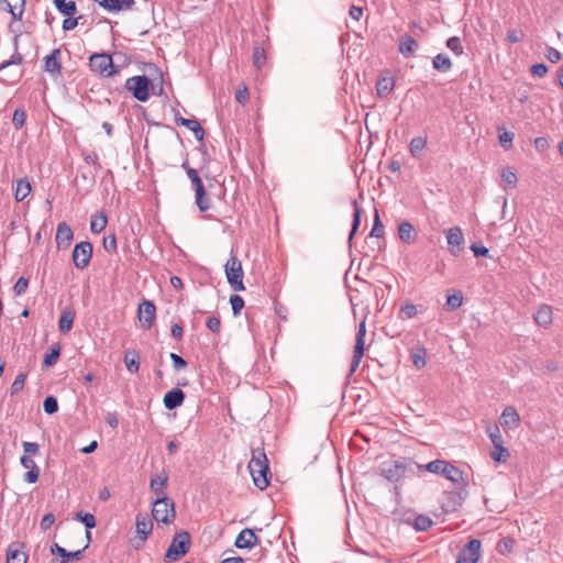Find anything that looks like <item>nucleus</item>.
Masks as SVG:
<instances>
[{
  "instance_id": "nucleus-1",
  "label": "nucleus",
  "mask_w": 563,
  "mask_h": 563,
  "mask_svg": "<svg viewBox=\"0 0 563 563\" xmlns=\"http://www.w3.org/2000/svg\"><path fill=\"white\" fill-rule=\"evenodd\" d=\"M249 470L254 485L261 490L269 485V466L264 450L253 451L252 459L249 462Z\"/></svg>"
},
{
  "instance_id": "nucleus-2",
  "label": "nucleus",
  "mask_w": 563,
  "mask_h": 563,
  "mask_svg": "<svg viewBox=\"0 0 563 563\" xmlns=\"http://www.w3.org/2000/svg\"><path fill=\"white\" fill-rule=\"evenodd\" d=\"M152 516L157 522L172 523L175 520V504L166 497H158L153 503Z\"/></svg>"
},
{
  "instance_id": "nucleus-3",
  "label": "nucleus",
  "mask_w": 563,
  "mask_h": 563,
  "mask_svg": "<svg viewBox=\"0 0 563 563\" xmlns=\"http://www.w3.org/2000/svg\"><path fill=\"white\" fill-rule=\"evenodd\" d=\"M225 276L228 283L235 291H242L245 289L243 284V268L241 261L235 256L231 255V257L227 261L224 265Z\"/></svg>"
},
{
  "instance_id": "nucleus-4",
  "label": "nucleus",
  "mask_w": 563,
  "mask_h": 563,
  "mask_svg": "<svg viewBox=\"0 0 563 563\" xmlns=\"http://www.w3.org/2000/svg\"><path fill=\"white\" fill-rule=\"evenodd\" d=\"M190 548V536L187 531L178 532L174 536L170 545L165 553L166 561H177L185 555Z\"/></svg>"
},
{
  "instance_id": "nucleus-5",
  "label": "nucleus",
  "mask_w": 563,
  "mask_h": 563,
  "mask_svg": "<svg viewBox=\"0 0 563 563\" xmlns=\"http://www.w3.org/2000/svg\"><path fill=\"white\" fill-rule=\"evenodd\" d=\"M89 67L91 71L107 78L113 76L118 71L117 67L113 65L111 56L106 53L91 55L89 58Z\"/></svg>"
},
{
  "instance_id": "nucleus-6",
  "label": "nucleus",
  "mask_w": 563,
  "mask_h": 563,
  "mask_svg": "<svg viewBox=\"0 0 563 563\" xmlns=\"http://www.w3.org/2000/svg\"><path fill=\"white\" fill-rule=\"evenodd\" d=\"M150 79L144 75L133 76L125 81L126 90H129L136 100L142 102L150 99Z\"/></svg>"
},
{
  "instance_id": "nucleus-7",
  "label": "nucleus",
  "mask_w": 563,
  "mask_h": 563,
  "mask_svg": "<svg viewBox=\"0 0 563 563\" xmlns=\"http://www.w3.org/2000/svg\"><path fill=\"white\" fill-rule=\"evenodd\" d=\"M365 336H366V320L365 318L360 322L358 330L356 333L355 345L353 351V357L351 362V368L349 375H352L362 361L365 351Z\"/></svg>"
},
{
  "instance_id": "nucleus-8",
  "label": "nucleus",
  "mask_w": 563,
  "mask_h": 563,
  "mask_svg": "<svg viewBox=\"0 0 563 563\" xmlns=\"http://www.w3.org/2000/svg\"><path fill=\"white\" fill-rule=\"evenodd\" d=\"M22 63H23V56L18 52V43L15 42V51L9 60H5L0 64V73H3L5 69H8L11 66H20ZM21 77H22V70L16 69L10 77L0 75V82L8 85V86L14 85L21 79Z\"/></svg>"
},
{
  "instance_id": "nucleus-9",
  "label": "nucleus",
  "mask_w": 563,
  "mask_h": 563,
  "mask_svg": "<svg viewBox=\"0 0 563 563\" xmlns=\"http://www.w3.org/2000/svg\"><path fill=\"white\" fill-rule=\"evenodd\" d=\"M92 256V244L84 241L75 245L73 251V262L76 268L85 269Z\"/></svg>"
},
{
  "instance_id": "nucleus-10",
  "label": "nucleus",
  "mask_w": 563,
  "mask_h": 563,
  "mask_svg": "<svg viewBox=\"0 0 563 563\" xmlns=\"http://www.w3.org/2000/svg\"><path fill=\"white\" fill-rule=\"evenodd\" d=\"M156 318V307L153 301L144 299L137 308V319L140 321L141 328L144 330H150Z\"/></svg>"
},
{
  "instance_id": "nucleus-11",
  "label": "nucleus",
  "mask_w": 563,
  "mask_h": 563,
  "mask_svg": "<svg viewBox=\"0 0 563 563\" xmlns=\"http://www.w3.org/2000/svg\"><path fill=\"white\" fill-rule=\"evenodd\" d=\"M407 470L408 463L393 461L382 465L380 474L389 482L397 483L405 476Z\"/></svg>"
},
{
  "instance_id": "nucleus-12",
  "label": "nucleus",
  "mask_w": 563,
  "mask_h": 563,
  "mask_svg": "<svg viewBox=\"0 0 563 563\" xmlns=\"http://www.w3.org/2000/svg\"><path fill=\"white\" fill-rule=\"evenodd\" d=\"M482 542L478 539H472L461 550L455 563H477L481 558Z\"/></svg>"
},
{
  "instance_id": "nucleus-13",
  "label": "nucleus",
  "mask_w": 563,
  "mask_h": 563,
  "mask_svg": "<svg viewBox=\"0 0 563 563\" xmlns=\"http://www.w3.org/2000/svg\"><path fill=\"white\" fill-rule=\"evenodd\" d=\"M445 238L449 245V252L453 256L460 255L465 243L463 232L460 227H452L445 231Z\"/></svg>"
},
{
  "instance_id": "nucleus-14",
  "label": "nucleus",
  "mask_w": 563,
  "mask_h": 563,
  "mask_svg": "<svg viewBox=\"0 0 563 563\" xmlns=\"http://www.w3.org/2000/svg\"><path fill=\"white\" fill-rule=\"evenodd\" d=\"M465 498V495L462 490H452L448 492L444 495V500L442 503V510L444 512H453L461 507Z\"/></svg>"
},
{
  "instance_id": "nucleus-15",
  "label": "nucleus",
  "mask_w": 563,
  "mask_h": 563,
  "mask_svg": "<svg viewBox=\"0 0 563 563\" xmlns=\"http://www.w3.org/2000/svg\"><path fill=\"white\" fill-rule=\"evenodd\" d=\"M191 186L195 190L196 205L200 211H207L210 209V199L207 197V192L201 178L191 180Z\"/></svg>"
},
{
  "instance_id": "nucleus-16",
  "label": "nucleus",
  "mask_w": 563,
  "mask_h": 563,
  "mask_svg": "<svg viewBox=\"0 0 563 563\" xmlns=\"http://www.w3.org/2000/svg\"><path fill=\"white\" fill-rule=\"evenodd\" d=\"M44 70L49 73L52 77H57L62 71L60 49L55 48L52 53L44 57Z\"/></svg>"
},
{
  "instance_id": "nucleus-17",
  "label": "nucleus",
  "mask_w": 563,
  "mask_h": 563,
  "mask_svg": "<svg viewBox=\"0 0 563 563\" xmlns=\"http://www.w3.org/2000/svg\"><path fill=\"white\" fill-rule=\"evenodd\" d=\"M25 0H0V9L11 13L14 20H21L24 12Z\"/></svg>"
},
{
  "instance_id": "nucleus-18",
  "label": "nucleus",
  "mask_w": 563,
  "mask_h": 563,
  "mask_svg": "<svg viewBox=\"0 0 563 563\" xmlns=\"http://www.w3.org/2000/svg\"><path fill=\"white\" fill-rule=\"evenodd\" d=\"M55 240L59 249H66L70 245L73 231L66 222L58 223Z\"/></svg>"
},
{
  "instance_id": "nucleus-19",
  "label": "nucleus",
  "mask_w": 563,
  "mask_h": 563,
  "mask_svg": "<svg viewBox=\"0 0 563 563\" xmlns=\"http://www.w3.org/2000/svg\"><path fill=\"white\" fill-rule=\"evenodd\" d=\"M20 462L23 467L27 468V472L24 474V481L29 484L36 483L40 476V468L35 461L27 455H23Z\"/></svg>"
},
{
  "instance_id": "nucleus-20",
  "label": "nucleus",
  "mask_w": 563,
  "mask_h": 563,
  "mask_svg": "<svg viewBox=\"0 0 563 563\" xmlns=\"http://www.w3.org/2000/svg\"><path fill=\"white\" fill-rule=\"evenodd\" d=\"M533 319L536 323L540 327H550L553 321L552 307L545 303L539 306L537 311L533 313Z\"/></svg>"
},
{
  "instance_id": "nucleus-21",
  "label": "nucleus",
  "mask_w": 563,
  "mask_h": 563,
  "mask_svg": "<svg viewBox=\"0 0 563 563\" xmlns=\"http://www.w3.org/2000/svg\"><path fill=\"white\" fill-rule=\"evenodd\" d=\"M185 400V393L180 388H173L167 391L164 396V406L173 410L177 407H180Z\"/></svg>"
},
{
  "instance_id": "nucleus-22",
  "label": "nucleus",
  "mask_w": 563,
  "mask_h": 563,
  "mask_svg": "<svg viewBox=\"0 0 563 563\" xmlns=\"http://www.w3.org/2000/svg\"><path fill=\"white\" fill-rule=\"evenodd\" d=\"M519 422L520 417L517 410L511 406L506 407L500 417V424L504 428L515 429L519 426Z\"/></svg>"
},
{
  "instance_id": "nucleus-23",
  "label": "nucleus",
  "mask_w": 563,
  "mask_h": 563,
  "mask_svg": "<svg viewBox=\"0 0 563 563\" xmlns=\"http://www.w3.org/2000/svg\"><path fill=\"white\" fill-rule=\"evenodd\" d=\"M27 555L22 551V545L18 542L11 543L7 549V563H26Z\"/></svg>"
},
{
  "instance_id": "nucleus-24",
  "label": "nucleus",
  "mask_w": 563,
  "mask_h": 563,
  "mask_svg": "<svg viewBox=\"0 0 563 563\" xmlns=\"http://www.w3.org/2000/svg\"><path fill=\"white\" fill-rule=\"evenodd\" d=\"M256 544L257 537L251 529L242 530L235 540V545L240 549H252Z\"/></svg>"
},
{
  "instance_id": "nucleus-25",
  "label": "nucleus",
  "mask_w": 563,
  "mask_h": 563,
  "mask_svg": "<svg viewBox=\"0 0 563 563\" xmlns=\"http://www.w3.org/2000/svg\"><path fill=\"white\" fill-rule=\"evenodd\" d=\"M168 482V475L165 471L162 474L155 475L151 478L150 487L151 490L155 494L156 498L166 497L164 492Z\"/></svg>"
},
{
  "instance_id": "nucleus-26",
  "label": "nucleus",
  "mask_w": 563,
  "mask_h": 563,
  "mask_svg": "<svg viewBox=\"0 0 563 563\" xmlns=\"http://www.w3.org/2000/svg\"><path fill=\"white\" fill-rule=\"evenodd\" d=\"M87 547H88V544H86V547L82 550H77V551L68 552L63 547L58 545L57 543H54L51 547V553L54 554V555H59V556L63 558V560L59 563H69L70 560H80V558L82 555V551Z\"/></svg>"
},
{
  "instance_id": "nucleus-27",
  "label": "nucleus",
  "mask_w": 563,
  "mask_h": 563,
  "mask_svg": "<svg viewBox=\"0 0 563 563\" xmlns=\"http://www.w3.org/2000/svg\"><path fill=\"white\" fill-rule=\"evenodd\" d=\"M96 1L108 11L129 10L134 4V0H96Z\"/></svg>"
},
{
  "instance_id": "nucleus-28",
  "label": "nucleus",
  "mask_w": 563,
  "mask_h": 563,
  "mask_svg": "<svg viewBox=\"0 0 563 563\" xmlns=\"http://www.w3.org/2000/svg\"><path fill=\"white\" fill-rule=\"evenodd\" d=\"M153 529V522L147 515L136 516V533L142 540L147 539Z\"/></svg>"
},
{
  "instance_id": "nucleus-29",
  "label": "nucleus",
  "mask_w": 563,
  "mask_h": 563,
  "mask_svg": "<svg viewBox=\"0 0 563 563\" xmlns=\"http://www.w3.org/2000/svg\"><path fill=\"white\" fill-rule=\"evenodd\" d=\"M399 239L407 244H411L416 241L417 234L412 224L408 221H404L398 227Z\"/></svg>"
},
{
  "instance_id": "nucleus-30",
  "label": "nucleus",
  "mask_w": 563,
  "mask_h": 563,
  "mask_svg": "<svg viewBox=\"0 0 563 563\" xmlns=\"http://www.w3.org/2000/svg\"><path fill=\"white\" fill-rule=\"evenodd\" d=\"M176 122L180 125L186 126L190 131H192L197 140L201 141L203 139L205 131L197 120L179 118V119H176Z\"/></svg>"
},
{
  "instance_id": "nucleus-31",
  "label": "nucleus",
  "mask_w": 563,
  "mask_h": 563,
  "mask_svg": "<svg viewBox=\"0 0 563 563\" xmlns=\"http://www.w3.org/2000/svg\"><path fill=\"white\" fill-rule=\"evenodd\" d=\"M418 48V42L410 35H405L400 38L399 52L408 57L411 56Z\"/></svg>"
},
{
  "instance_id": "nucleus-32",
  "label": "nucleus",
  "mask_w": 563,
  "mask_h": 563,
  "mask_svg": "<svg viewBox=\"0 0 563 563\" xmlns=\"http://www.w3.org/2000/svg\"><path fill=\"white\" fill-rule=\"evenodd\" d=\"M441 475H443L446 479L455 484L463 482V472L449 462H446L445 465H443V471Z\"/></svg>"
},
{
  "instance_id": "nucleus-33",
  "label": "nucleus",
  "mask_w": 563,
  "mask_h": 563,
  "mask_svg": "<svg viewBox=\"0 0 563 563\" xmlns=\"http://www.w3.org/2000/svg\"><path fill=\"white\" fill-rule=\"evenodd\" d=\"M395 87V81L391 77H380L376 85L377 95L380 98H386Z\"/></svg>"
},
{
  "instance_id": "nucleus-34",
  "label": "nucleus",
  "mask_w": 563,
  "mask_h": 563,
  "mask_svg": "<svg viewBox=\"0 0 563 563\" xmlns=\"http://www.w3.org/2000/svg\"><path fill=\"white\" fill-rule=\"evenodd\" d=\"M124 363L130 373H136L140 369V355L135 350H129L124 354Z\"/></svg>"
},
{
  "instance_id": "nucleus-35",
  "label": "nucleus",
  "mask_w": 563,
  "mask_h": 563,
  "mask_svg": "<svg viewBox=\"0 0 563 563\" xmlns=\"http://www.w3.org/2000/svg\"><path fill=\"white\" fill-rule=\"evenodd\" d=\"M31 192V184L26 178H21L16 181L14 198L16 201L24 200Z\"/></svg>"
},
{
  "instance_id": "nucleus-36",
  "label": "nucleus",
  "mask_w": 563,
  "mask_h": 563,
  "mask_svg": "<svg viewBox=\"0 0 563 563\" xmlns=\"http://www.w3.org/2000/svg\"><path fill=\"white\" fill-rule=\"evenodd\" d=\"M75 319V313L71 310H64L58 321V328L62 333L70 331Z\"/></svg>"
},
{
  "instance_id": "nucleus-37",
  "label": "nucleus",
  "mask_w": 563,
  "mask_h": 563,
  "mask_svg": "<svg viewBox=\"0 0 563 563\" xmlns=\"http://www.w3.org/2000/svg\"><path fill=\"white\" fill-rule=\"evenodd\" d=\"M434 69L441 73L449 71L452 68V62L445 54H438L432 60Z\"/></svg>"
},
{
  "instance_id": "nucleus-38",
  "label": "nucleus",
  "mask_w": 563,
  "mask_h": 563,
  "mask_svg": "<svg viewBox=\"0 0 563 563\" xmlns=\"http://www.w3.org/2000/svg\"><path fill=\"white\" fill-rule=\"evenodd\" d=\"M54 4H55L56 9L60 13H63V14H65L67 16L74 15L76 13V10H77L76 9V3L73 0H69V1H67V0H54Z\"/></svg>"
},
{
  "instance_id": "nucleus-39",
  "label": "nucleus",
  "mask_w": 563,
  "mask_h": 563,
  "mask_svg": "<svg viewBox=\"0 0 563 563\" xmlns=\"http://www.w3.org/2000/svg\"><path fill=\"white\" fill-rule=\"evenodd\" d=\"M411 361L416 368L421 369L426 366L427 351L424 347H417L411 351Z\"/></svg>"
},
{
  "instance_id": "nucleus-40",
  "label": "nucleus",
  "mask_w": 563,
  "mask_h": 563,
  "mask_svg": "<svg viewBox=\"0 0 563 563\" xmlns=\"http://www.w3.org/2000/svg\"><path fill=\"white\" fill-rule=\"evenodd\" d=\"M59 355H60V345L57 343L53 344L49 347V352L46 353L44 356L43 366H45V367L53 366L57 362Z\"/></svg>"
},
{
  "instance_id": "nucleus-41",
  "label": "nucleus",
  "mask_w": 563,
  "mask_h": 563,
  "mask_svg": "<svg viewBox=\"0 0 563 563\" xmlns=\"http://www.w3.org/2000/svg\"><path fill=\"white\" fill-rule=\"evenodd\" d=\"M107 222L108 220L104 213H100L99 216H92L90 221L91 232L95 234L102 232L107 225Z\"/></svg>"
},
{
  "instance_id": "nucleus-42",
  "label": "nucleus",
  "mask_w": 563,
  "mask_h": 563,
  "mask_svg": "<svg viewBox=\"0 0 563 563\" xmlns=\"http://www.w3.org/2000/svg\"><path fill=\"white\" fill-rule=\"evenodd\" d=\"M427 145V140L421 136L413 137L409 144V151L413 157H418Z\"/></svg>"
},
{
  "instance_id": "nucleus-43",
  "label": "nucleus",
  "mask_w": 563,
  "mask_h": 563,
  "mask_svg": "<svg viewBox=\"0 0 563 563\" xmlns=\"http://www.w3.org/2000/svg\"><path fill=\"white\" fill-rule=\"evenodd\" d=\"M446 461L443 460H434L429 462L426 465H417L419 470H424L433 474H442L443 465H445Z\"/></svg>"
},
{
  "instance_id": "nucleus-44",
  "label": "nucleus",
  "mask_w": 563,
  "mask_h": 563,
  "mask_svg": "<svg viewBox=\"0 0 563 563\" xmlns=\"http://www.w3.org/2000/svg\"><path fill=\"white\" fill-rule=\"evenodd\" d=\"M253 64L257 69H261L266 62V54L262 46H254L252 55Z\"/></svg>"
},
{
  "instance_id": "nucleus-45",
  "label": "nucleus",
  "mask_w": 563,
  "mask_h": 563,
  "mask_svg": "<svg viewBox=\"0 0 563 563\" xmlns=\"http://www.w3.org/2000/svg\"><path fill=\"white\" fill-rule=\"evenodd\" d=\"M352 205H353V208H354V213H353L352 229H351L350 236H349L350 241L352 240V238L354 236V234L356 233V231H357V229L360 227L361 213H362V209L360 208V206L356 202V200H354L352 202Z\"/></svg>"
},
{
  "instance_id": "nucleus-46",
  "label": "nucleus",
  "mask_w": 563,
  "mask_h": 563,
  "mask_svg": "<svg viewBox=\"0 0 563 563\" xmlns=\"http://www.w3.org/2000/svg\"><path fill=\"white\" fill-rule=\"evenodd\" d=\"M432 520L424 515H419L415 518L413 527L418 531H428L432 527Z\"/></svg>"
},
{
  "instance_id": "nucleus-47",
  "label": "nucleus",
  "mask_w": 563,
  "mask_h": 563,
  "mask_svg": "<svg viewBox=\"0 0 563 563\" xmlns=\"http://www.w3.org/2000/svg\"><path fill=\"white\" fill-rule=\"evenodd\" d=\"M486 432H487V435L489 437L493 445L500 448V444H503L504 441H503V437L499 431V427L496 424L493 427H488L486 429Z\"/></svg>"
},
{
  "instance_id": "nucleus-48",
  "label": "nucleus",
  "mask_w": 563,
  "mask_h": 563,
  "mask_svg": "<svg viewBox=\"0 0 563 563\" xmlns=\"http://www.w3.org/2000/svg\"><path fill=\"white\" fill-rule=\"evenodd\" d=\"M75 519L78 521H81L87 529H92L96 527V518L90 512H86V514H84L81 511L76 512Z\"/></svg>"
},
{
  "instance_id": "nucleus-49",
  "label": "nucleus",
  "mask_w": 563,
  "mask_h": 563,
  "mask_svg": "<svg viewBox=\"0 0 563 563\" xmlns=\"http://www.w3.org/2000/svg\"><path fill=\"white\" fill-rule=\"evenodd\" d=\"M26 120V112L23 108L15 109L13 117H12V123L16 130L21 129Z\"/></svg>"
},
{
  "instance_id": "nucleus-50",
  "label": "nucleus",
  "mask_w": 563,
  "mask_h": 563,
  "mask_svg": "<svg viewBox=\"0 0 563 563\" xmlns=\"http://www.w3.org/2000/svg\"><path fill=\"white\" fill-rule=\"evenodd\" d=\"M509 456V451L500 444V448L494 446L493 451L490 452V457L496 462L506 461V459Z\"/></svg>"
},
{
  "instance_id": "nucleus-51",
  "label": "nucleus",
  "mask_w": 563,
  "mask_h": 563,
  "mask_svg": "<svg viewBox=\"0 0 563 563\" xmlns=\"http://www.w3.org/2000/svg\"><path fill=\"white\" fill-rule=\"evenodd\" d=\"M25 379H26V374H24V373H20L15 377V379L12 383L11 388H10V393H11L12 396L16 395L18 393H20L23 389L24 384H25Z\"/></svg>"
},
{
  "instance_id": "nucleus-52",
  "label": "nucleus",
  "mask_w": 563,
  "mask_h": 563,
  "mask_svg": "<svg viewBox=\"0 0 563 563\" xmlns=\"http://www.w3.org/2000/svg\"><path fill=\"white\" fill-rule=\"evenodd\" d=\"M446 47L449 49H451L454 54L456 55H462L463 54V46H462V43H461V40L460 37L457 36H452L450 37L448 41H446Z\"/></svg>"
},
{
  "instance_id": "nucleus-53",
  "label": "nucleus",
  "mask_w": 563,
  "mask_h": 563,
  "mask_svg": "<svg viewBox=\"0 0 563 563\" xmlns=\"http://www.w3.org/2000/svg\"><path fill=\"white\" fill-rule=\"evenodd\" d=\"M44 411L48 415H53L58 410L57 399L53 396H47L43 402Z\"/></svg>"
},
{
  "instance_id": "nucleus-54",
  "label": "nucleus",
  "mask_w": 563,
  "mask_h": 563,
  "mask_svg": "<svg viewBox=\"0 0 563 563\" xmlns=\"http://www.w3.org/2000/svg\"><path fill=\"white\" fill-rule=\"evenodd\" d=\"M463 302V296L461 292L449 295L446 298V306L451 310H455L462 306Z\"/></svg>"
},
{
  "instance_id": "nucleus-55",
  "label": "nucleus",
  "mask_w": 563,
  "mask_h": 563,
  "mask_svg": "<svg viewBox=\"0 0 563 563\" xmlns=\"http://www.w3.org/2000/svg\"><path fill=\"white\" fill-rule=\"evenodd\" d=\"M230 303H231V307H232L233 314L234 316H239L241 310L244 307L243 298L241 296H239V295H232L230 297Z\"/></svg>"
},
{
  "instance_id": "nucleus-56",
  "label": "nucleus",
  "mask_w": 563,
  "mask_h": 563,
  "mask_svg": "<svg viewBox=\"0 0 563 563\" xmlns=\"http://www.w3.org/2000/svg\"><path fill=\"white\" fill-rule=\"evenodd\" d=\"M384 234V225L379 219L378 211L375 210L374 224L371 231V236L379 238Z\"/></svg>"
},
{
  "instance_id": "nucleus-57",
  "label": "nucleus",
  "mask_w": 563,
  "mask_h": 563,
  "mask_svg": "<svg viewBox=\"0 0 563 563\" xmlns=\"http://www.w3.org/2000/svg\"><path fill=\"white\" fill-rule=\"evenodd\" d=\"M501 179L510 188H514L517 184V176L509 168L503 170Z\"/></svg>"
},
{
  "instance_id": "nucleus-58",
  "label": "nucleus",
  "mask_w": 563,
  "mask_h": 563,
  "mask_svg": "<svg viewBox=\"0 0 563 563\" xmlns=\"http://www.w3.org/2000/svg\"><path fill=\"white\" fill-rule=\"evenodd\" d=\"M29 286V279L20 277L13 286V291L16 296H22L26 292Z\"/></svg>"
},
{
  "instance_id": "nucleus-59",
  "label": "nucleus",
  "mask_w": 563,
  "mask_h": 563,
  "mask_svg": "<svg viewBox=\"0 0 563 563\" xmlns=\"http://www.w3.org/2000/svg\"><path fill=\"white\" fill-rule=\"evenodd\" d=\"M418 313L417 306L413 303H405L400 307V314H402L405 318H413Z\"/></svg>"
},
{
  "instance_id": "nucleus-60",
  "label": "nucleus",
  "mask_w": 563,
  "mask_h": 563,
  "mask_svg": "<svg viewBox=\"0 0 563 563\" xmlns=\"http://www.w3.org/2000/svg\"><path fill=\"white\" fill-rule=\"evenodd\" d=\"M235 99L239 103H241L242 106L246 104L247 101H249V89L246 87V85H242L236 93H235Z\"/></svg>"
},
{
  "instance_id": "nucleus-61",
  "label": "nucleus",
  "mask_w": 563,
  "mask_h": 563,
  "mask_svg": "<svg viewBox=\"0 0 563 563\" xmlns=\"http://www.w3.org/2000/svg\"><path fill=\"white\" fill-rule=\"evenodd\" d=\"M103 249L108 253H114L117 251V240L113 234L103 238Z\"/></svg>"
},
{
  "instance_id": "nucleus-62",
  "label": "nucleus",
  "mask_w": 563,
  "mask_h": 563,
  "mask_svg": "<svg viewBox=\"0 0 563 563\" xmlns=\"http://www.w3.org/2000/svg\"><path fill=\"white\" fill-rule=\"evenodd\" d=\"M206 325L213 333H220V331H221V321L217 317H210L207 320Z\"/></svg>"
},
{
  "instance_id": "nucleus-63",
  "label": "nucleus",
  "mask_w": 563,
  "mask_h": 563,
  "mask_svg": "<svg viewBox=\"0 0 563 563\" xmlns=\"http://www.w3.org/2000/svg\"><path fill=\"white\" fill-rule=\"evenodd\" d=\"M169 357H170V360L173 362L175 371L178 372V371H180V369H183V368H185L187 366V362L181 356H179L178 354L170 353Z\"/></svg>"
},
{
  "instance_id": "nucleus-64",
  "label": "nucleus",
  "mask_w": 563,
  "mask_h": 563,
  "mask_svg": "<svg viewBox=\"0 0 563 563\" xmlns=\"http://www.w3.org/2000/svg\"><path fill=\"white\" fill-rule=\"evenodd\" d=\"M531 75L534 77H543L548 73L545 64H534L530 68Z\"/></svg>"
}]
</instances>
